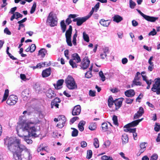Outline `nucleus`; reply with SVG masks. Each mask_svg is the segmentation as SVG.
<instances>
[{"label": "nucleus", "instance_id": "1", "mask_svg": "<svg viewBox=\"0 0 160 160\" xmlns=\"http://www.w3.org/2000/svg\"><path fill=\"white\" fill-rule=\"evenodd\" d=\"M40 128L37 123L30 121H23L17 129L18 135L22 137L28 144H31L32 140L29 139L30 136L37 137L40 133Z\"/></svg>", "mask_w": 160, "mask_h": 160}, {"label": "nucleus", "instance_id": "2", "mask_svg": "<svg viewBox=\"0 0 160 160\" xmlns=\"http://www.w3.org/2000/svg\"><path fill=\"white\" fill-rule=\"evenodd\" d=\"M4 141L5 144L7 146L8 149L12 152L14 156L22 152L26 147L21 144L20 139L16 138H7L4 139Z\"/></svg>", "mask_w": 160, "mask_h": 160}, {"label": "nucleus", "instance_id": "3", "mask_svg": "<svg viewBox=\"0 0 160 160\" xmlns=\"http://www.w3.org/2000/svg\"><path fill=\"white\" fill-rule=\"evenodd\" d=\"M23 151L24 152L22 154L19 155L18 153L16 155V160H31L32 157L30 150L26 147Z\"/></svg>", "mask_w": 160, "mask_h": 160}, {"label": "nucleus", "instance_id": "4", "mask_svg": "<svg viewBox=\"0 0 160 160\" xmlns=\"http://www.w3.org/2000/svg\"><path fill=\"white\" fill-rule=\"evenodd\" d=\"M65 83L67 87L70 90L76 89L77 88V85L74 79L70 75H68L65 80Z\"/></svg>", "mask_w": 160, "mask_h": 160}, {"label": "nucleus", "instance_id": "5", "mask_svg": "<svg viewBox=\"0 0 160 160\" xmlns=\"http://www.w3.org/2000/svg\"><path fill=\"white\" fill-rule=\"evenodd\" d=\"M57 20L56 15L51 12L48 17L47 22L51 27H54L57 25Z\"/></svg>", "mask_w": 160, "mask_h": 160}, {"label": "nucleus", "instance_id": "6", "mask_svg": "<svg viewBox=\"0 0 160 160\" xmlns=\"http://www.w3.org/2000/svg\"><path fill=\"white\" fill-rule=\"evenodd\" d=\"M151 90L153 92H156L157 95L160 94V78L155 79V83L152 85Z\"/></svg>", "mask_w": 160, "mask_h": 160}, {"label": "nucleus", "instance_id": "7", "mask_svg": "<svg viewBox=\"0 0 160 160\" xmlns=\"http://www.w3.org/2000/svg\"><path fill=\"white\" fill-rule=\"evenodd\" d=\"M72 33V26H70L68 29L67 30L66 32L65 36L67 43L68 46L70 47H71L72 46L71 40Z\"/></svg>", "mask_w": 160, "mask_h": 160}, {"label": "nucleus", "instance_id": "8", "mask_svg": "<svg viewBox=\"0 0 160 160\" xmlns=\"http://www.w3.org/2000/svg\"><path fill=\"white\" fill-rule=\"evenodd\" d=\"M18 97L14 95L9 96V98L7 101V103L9 105H13L17 102Z\"/></svg>", "mask_w": 160, "mask_h": 160}, {"label": "nucleus", "instance_id": "9", "mask_svg": "<svg viewBox=\"0 0 160 160\" xmlns=\"http://www.w3.org/2000/svg\"><path fill=\"white\" fill-rule=\"evenodd\" d=\"M90 61L87 57H85L82 60L80 65L81 68L82 69H86L89 66Z\"/></svg>", "mask_w": 160, "mask_h": 160}, {"label": "nucleus", "instance_id": "10", "mask_svg": "<svg viewBox=\"0 0 160 160\" xmlns=\"http://www.w3.org/2000/svg\"><path fill=\"white\" fill-rule=\"evenodd\" d=\"M61 102L60 99L58 98H56L51 102V108H58L59 103Z\"/></svg>", "mask_w": 160, "mask_h": 160}, {"label": "nucleus", "instance_id": "11", "mask_svg": "<svg viewBox=\"0 0 160 160\" xmlns=\"http://www.w3.org/2000/svg\"><path fill=\"white\" fill-rule=\"evenodd\" d=\"M137 11L146 20L151 22H154L156 21V18L145 15L139 10H137Z\"/></svg>", "mask_w": 160, "mask_h": 160}, {"label": "nucleus", "instance_id": "12", "mask_svg": "<svg viewBox=\"0 0 160 160\" xmlns=\"http://www.w3.org/2000/svg\"><path fill=\"white\" fill-rule=\"evenodd\" d=\"M109 50L108 48L105 47L102 49V52L100 54V57L102 59H105L107 58V55L109 53Z\"/></svg>", "mask_w": 160, "mask_h": 160}, {"label": "nucleus", "instance_id": "13", "mask_svg": "<svg viewBox=\"0 0 160 160\" xmlns=\"http://www.w3.org/2000/svg\"><path fill=\"white\" fill-rule=\"evenodd\" d=\"M88 19V18L85 16L82 18H77L74 19L73 20V22H76L78 26H80L83 22Z\"/></svg>", "mask_w": 160, "mask_h": 160}, {"label": "nucleus", "instance_id": "14", "mask_svg": "<svg viewBox=\"0 0 160 160\" xmlns=\"http://www.w3.org/2000/svg\"><path fill=\"white\" fill-rule=\"evenodd\" d=\"M81 111V107L79 105L75 106L72 111V115L73 116L78 115Z\"/></svg>", "mask_w": 160, "mask_h": 160}, {"label": "nucleus", "instance_id": "15", "mask_svg": "<svg viewBox=\"0 0 160 160\" xmlns=\"http://www.w3.org/2000/svg\"><path fill=\"white\" fill-rule=\"evenodd\" d=\"M144 112V111L143 108L142 107H140L139 110L137 112V113H135L134 115V119H137L138 118L142 115Z\"/></svg>", "mask_w": 160, "mask_h": 160}, {"label": "nucleus", "instance_id": "16", "mask_svg": "<svg viewBox=\"0 0 160 160\" xmlns=\"http://www.w3.org/2000/svg\"><path fill=\"white\" fill-rule=\"evenodd\" d=\"M136 128H128V129H124V131L126 132H132L133 133V138L134 140H136L137 139V133L136 132Z\"/></svg>", "mask_w": 160, "mask_h": 160}, {"label": "nucleus", "instance_id": "17", "mask_svg": "<svg viewBox=\"0 0 160 160\" xmlns=\"http://www.w3.org/2000/svg\"><path fill=\"white\" fill-rule=\"evenodd\" d=\"M64 80L63 79H60L58 80L56 84H54L53 85L55 89H61L62 87V86Z\"/></svg>", "mask_w": 160, "mask_h": 160}, {"label": "nucleus", "instance_id": "18", "mask_svg": "<svg viewBox=\"0 0 160 160\" xmlns=\"http://www.w3.org/2000/svg\"><path fill=\"white\" fill-rule=\"evenodd\" d=\"M29 91L28 89H25L22 93V96L24 101L27 100L28 99Z\"/></svg>", "mask_w": 160, "mask_h": 160}, {"label": "nucleus", "instance_id": "19", "mask_svg": "<svg viewBox=\"0 0 160 160\" xmlns=\"http://www.w3.org/2000/svg\"><path fill=\"white\" fill-rule=\"evenodd\" d=\"M139 124L137 120H135L131 123H129L124 127V128H126V129H128V128H130L131 127H134L136 126Z\"/></svg>", "mask_w": 160, "mask_h": 160}, {"label": "nucleus", "instance_id": "20", "mask_svg": "<svg viewBox=\"0 0 160 160\" xmlns=\"http://www.w3.org/2000/svg\"><path fill=\"white\" fill-rule=\"evenodd\" d=\"M146 144V143H145V142H142L140 144V149L138 152L137 154V155L138 156H140L141 154L145 150L146 147L145 144Z\"/></svg>", "mask_w": 160, "mask_h": 160}, {"label": "nucleus", "instance_id": "21", "mask_svg": "<svg viewBox=\"0 0 160 160\" xmlns=\"http://www.w3.org/2000/svg\"><path fill=\"white\" fill-rule=\"evenodd\" d=\"M51 73V70L49 68H48L42 71V76L43 78H45L48 77Z\"/></svg>", "mask_w": 160, "mask_h": 160}, {"label": "nucleus", "instance_id": "22", "mask_svg": "<svg viewBox=\"0 0 160 160\" xmlns=\"http://www.w3.org/2000/svg\"><path fill=\"white\" fill-rule=\"evenodd\" d=\"M135 94V92L133 89L127 90L125 92V94L127 97H132Z\"/></svg>", "mask_w": 160, "mask_h": 160}, {"label": "nucleus", "instance_id": "23", "mask_svg": "<svg viewBox=\"0 0 160 160\" xmlns=\"http://www.w3.org/2000/svg\"><path fill=\"white\" fill-rule=\"evenodd\" d=\"M43 144H41L39 146L38 148L37 151L38 152H39L41 151H45L48 152V148L47 147L44 146Z\"/></svg>", "mask_w": 160, "mask_h": 160}, {"label": "nucleus", "instance_id": "24", "mask_svg": "<svg viewBox=\"0 0 160 160\" xmlns=\"http://www.w3.org/2000/svg\"><path fill=\"white\" fill-rule=\"evenodd\" d=\"M47 96L49 98H52L55 97V94L53 91L51 89H49L47 92Z\"/></svg>", "mask_w": 160, "mask_h": 160}, {"label": "nucleus", "instance_id": "25", "mask_svg": "<svg viewBox=\"0 0 160 160\" xmlns=\"http://www.w3.org/2000/svg\"><path fill=\"white\" fill-rule=\"evenodd\" d=\"M122 101L121 99H117L114 101V104L115 105V109L118 110L121 106Z\"/></svg>", "mask_w": 160, "mask_h": 160}, {"label": "nucleus", "instance_id": "26", "mask_svg": "<svg viewBox=\"0 0 160 160\" xmlns=\"http://www.w3.org/2000/svg\"><path fill=\"white\" fill-rule=\"evenodd\" d=\"M99 23L102 26L107 27L109 25L110 22L108 20H105L102 19L100 21Z\"/></svg>", "mask_w": 160, "mask_h": 160}, {"label": "nucleus", "instance_id": "27", "mask_svg": "<svg viewBox=\"0 0 160 160\" xmlns=\"http://www.w3.org/2000/svg\"><path fill=\"white\" fill-rule=\"evenodd\" d=\"M47 50L44 48H41L38 51V55L40 56L41 57L43 58L47 53Z\"/></svg>", "mask_w": 160, "mask_h": 160}, {"label": "nucleus", "instance_id": "28", "mask_svg": "<svg viewBox=\"0 0 160 160\" xmlns=\"http://www.w3.org/2000/svg\"><path fill=\"white\" fill-rule=\"evenodd\" d=\"M112 18L113 21L117 23L120 22L123 20L122 18L118 15H115Z\"/></svg>", "mask_w": 160, "mask_h": 160}, {"label": "nucleus", "instance_id": "29", "mask_svg": "<svg viewBox=\"0 0 160 160\" xmlns=\"http://www.w3.org/2000/svg\"><path fill=\"white\" fill-rule=\"evenodd\" d=\"M122 143L123 144H126L128 142V136L126 134H124L122 135Z\"/></svg>", "mask_w": 160, "mask_h": 160}, {"label": "nucleus", "instance_id": "30", "mask_svg": "<svg viewBox=\"0 0 160 160\" xmlns=\"http://www.w3.org/2000/svg\"><path fill=\"white\" fill-rule=\"evenodd\" d=\"M73 59L74 60H75L77 63L80 62L81 61V59L80 57L78 54L77 53L73 54L72 55Z\"/></svg>", "mask_w": 160, "mask_h": 160}, {"label": "nucleus", "instance_id": "31", "mask_svg": "<svg viewBox=\"0 0 160 160\" xmlns=\"http://www.w3.org/2000/svg\"><path fill=\"white\" fill-rule=\"evenodd\" d=\"M59 122L65 125V122L66 121V119L65 117L62 115H59L58 116Z\"/></svg>", "mask_w": 160, "mask_h": 160}, {"label": "nucleus", "instance_id": "32", "mask_svg": "<svg viewBox=\"0 0 160 160\" xmlns=\"http://www.w3.org/2000/svg\"><path fill=\"white\" fill-rule=\"evenodd\" d=\"M85 124V122L83 121H81L78 124V128L79 130L82 132L83 131L84 128V125Z\"/></svg>", "mask_w": 160, "mask_h": 160}, {"label": "nucleus", "instance_id": "33", "mask_svg": "<svg viewBox=\"0 0 160 160\" xmlns=\"http://www.w3.org/2000/svg\"><path fill=\"white\" fill-rule=\"evenodd\" d=\"M93 67V65H91L90 67L89 68V71L87 72L85 75V77L87 78H89L92 76L91 71L92 70Z\"/></svg>", "mask_w": 160, "mask_h": 160}, {"label": "nucleus", "instance_id": "34", "mask_svg": "<svg viewBox=\"0 0 160 160\" xmlns=\"http://www.w3.org/2000/svg\"><path fill=\"white\" fill-rule=\"evenodd\" d=\"M114 103V102L113 101V98L112 97L110 96L108 100V106L110 108L112 107Z\"/></svg>", "mask_w": 160, "mask_h": 160}, {"label": "nucleus", "instance_id": "35", "mask_svg": "<svg viewBox=\"0 0 160 160\" xmlns=\"http://www.w3.org/2000/svg\"><path fill=\"white\" fill-rule=\"evenodd\" d=\"M89 129L91 131L95 130L96 128V124L95 123H91L89 126Z\"/></svg>", "mask_w": 160, "mask_h": 160}, {"label": "nucleus", "instance_id": "36", "mask_svg": "<svg viewBox=\"0 0 160 160\" xmlns=\"http://www.w3.org/2000/svg\"><path fill=\"white\" fill-rule=\"evenodd\" d=\"M9 95V90L8 89H6L5 90L3 99L2 102L5 101Z\"/></svg>", "mask_w": 160, "mask_h": 160}, {"label": "nucleus", "instance_id": "37", "mask_svg": "<svg viewBox=\"0 0 160 160\" xmlns=\"http://www.w3.org/2000/svg\"><path fill=\"white\" fill-rule=\"evenodd\" d=\"M60 25L62 32H64L66 31V26L64 20H62L61 22Z\"/></svg>", "mask_w": 160, "mask_h": 160}, {"label": "nucleus", "instance_id": "38", "mask_svg": "<svg viewBox=\"0 0 160 160\" xmlns=\"http://www.w3.org/2000/svg\"><path fill=\"white\" fill-rule=\"evenodd\" d=\"M71 129L73 130L72 133V136L73 137L77 136L78 135V130L77 129L72 128H71Z\"/></svg>", "mask_w": 160, "mask_h": 160}, {"label": "nucleus", "instance_id": "39", "mask_svg": "<svg viewBox=\"0 0 160 160\" xmlns=\"http://www.w3.org/2000/svg\"><path fill=\"white\" fill-rule=\"evenodd\" d=\"M83 37L84 40L87 42L89 41V37L88 35L85 32L83 33Z\"/></svg>", "mask_w": 160, "mask_h": 160}, {"label": "nucleus", "instance_id": "40", "mask_svg": "<svg viewBox=\"0 0 160 160\" xmlns=\"http://www.w3.org/2000/svg\"><path fill=\"white\" fill-rule=\"evenodd\" d=\"M93 145L96 148H98L99 147V142L98 138L94 139Z\"/></svg>", "mask_w": 160, "mask_h": 160}, {"label": "nucleus", "instance_id": "41", "mask_svg": "<svg viewBox=\"0 0 160 160\" xmlns=\"http://www.w3.org/2000/svg\"><path fill=\"white\" fill-rule=\"evenodd\" d=\"M142 85V83L139 80H133L132 84V87L134 85L136 86H141Z\"/></svg>", "mask_w": 160, "mask_h": 160}, {"label": "nucleus", "instance_id": "42", "mask_svg": "<svg viewBox=\"0 0 160 160\" xmlns=\"http://www.w3.org/2000/svg\"><path fill=\"white\" fill-rule=\"evenodd\" d=\"M102 128L103 131H106L108 129V125L106 122H103L102 124Z\"/></svg>", "mask_w": 160, "mask_h": 160}, {"label": "nucleus", "instance_id": "43", "mask_svg": "<svg viewBox=\"0 0 160 160\" xmlns=\"http://www.w3.org/2000/svg\"><path fill=\"white\" fill-rule=\"evenodd\" d=\"M136 5V3L133 2L132 0H129V6L130 7L131 9H133L135 8Z\"/></svg>", "mask_w": 160, "mask_h": 160}, {"label": "nucleus", "instance_id": "44", "mask_svg": "<svg viewBox=\"0 0 160 160\" xmlns=\"http://www.w3.org/2000/svg\"><path fill=\"white\" fill-rule=\"evenodd\" d=\"M69 62L70 64L72 66V68H76L77 67V65L74 61L73 60H70Z\"/></svg>", "mask_w": 160, "mask_h": 160}, {"label": "nucleus", "instance_id": "45", "mask_svg": "<svg viewBox=\"0 0 160 160\" xmlns=\"http://www.w3.org/2000/svg\"><path fill=\"white\" fill-rule=\"evenodd\" d=\"M112 158L110 156L104 155L101 157V159L102 160H112Z\"/></svg>", "mask_w": 160, "mask_h": 160}, {"label": "nucleus", "instance_id": "46", "mask_svg": "<svg viewBox=\"0 0 160 160\" xmlns=\"http://www.w3.org/2000/svg\"><path fill=\"white\" fill-rule=\"evenodd\" d=\"M36 2H34L33 3V5L31 8L30 12L31 14H32L34 13V12H35L36 8Z\"/></svg>", "mask_w": 160, "mask_h": 160}, {"label": "nucleus", "instance_id": "47", "mask_svg": "<svg viewBox=\"0 0 160 160\" xmlns=\"http://www.w3.org/2000/svg\"><path fill=\"white\" fill-rule=\"evenodd\" d=\"M111 144V142L109 140H107L103 144V148H107L109 147Z\"/></svg>", "mask_w": 160, "mask_h": 160}, {"label": "nucleus", "instance_id": "48", "mask_svg": "<svg viewBox=\"0 0 160 160\" xmlns=\"http://www.w3.org/2000/svg\"><path fill=\"white\" fill-rule=\"evenodd\" d=\"M92 155V152L91 150L87 151V158L88 159L91 158Z\"/></svg>", "mask_w": 160, "mask_h": 160}, {"label": "nucleus", "instance_id": "49", "mask_svg": "<svg viewBox=\"0 0 160 160\" xmlns=\"http://www.w3.org/2000/svg\"><path fill=\"white\" fill-rule=\"evenodd\" d=\"M77 32L74 35L73 37V40H72V43L73 44L74 46H76L77 44L76 43V37H77Z\"/></svg>", "mask_w": 160, "mask_h": 160}, {"label": "nucleus", "instance_id": "50", "mask_svg": "<svg viewBox=\"0 0 160 160\" xmlns=\"http://www.w3.org/2000/svg\"><path fill=\"white\" fill-rule=\"evenodd\" d=\"M140 74L141 73L140 72H137L133 80H139L141 78Z\"/></svg>", "mask_w": 160, "mask_h": 160}, {"label": "nucleus", "instance_id": "51", "mask_svg": "<svg viewBox=\"0 0 160 160\" xmlns=\"http://www.w3.org/2000/svg\"><path fill=\"white\" fill-rule=\"evenodd\" d=\"M99 75L101 78V80L102 81H104L105 80V77L104 76L103 73L102 71H100L99 72Z\"/></svg>", "mask_w": 160, "mask_h": 160}, {"label": "nucleus", "instance_id": "52", "mask_svg": "<svg viewBox=\"0 0 160 160\" xmlns=\"http://www.w3.org/2000/svg\"><path fill=\"white\" fill-rule=\"evenodd\" d=\"M9 50V48L8 47H7V54L8 55L10 58L12 59V60H16V58H14L13 56L11 54H10L8 52V50Z\"/></svg>", "mask_w": 160, "mask_h": 160}, {"label": "nucleus", "instance_id": "53", "mask_svg": "<svg viewBox=\"0 0 160 160\" xmlns=\"http://www.w3.org/2000/svg\"><path fill=\"white\" fill-rule=\"evenodd\" d=\"M112 120L114 124L116 125H118V122L117 117L116 116L114 115L112 118Z\"/></svg>", "mask_w": 160, "mask_h": 160}, {"label": "nucleus", "instance_id": "54", "mask_svg": "<svg viewBox=\"0 0 160 160\" xmlns=\"http://www.w3.org/2000/svg\"><path fill=\"white\" fill-rule=\"evenodd\" d=\"M46 65L45 62H42L38 64L37 65V67L40 68L45 66Z\"/></svg>", "mask_w": 160, "mask_h": 160}, {"label": "nucleus", "instance_id": "55", "mask_svg": "<svg viewBox=\"0 0 160 160\" xmlns=\"http://www.w3.org/2000/svg\"><path fill=\"white\" fill-rule=\"evenodd\" d=\"M34 88L36 92H39L40 91L41 88L39 84H36L34 86Z\"/></svg>", "mask_w": 160, "mask_h": 160}, {"label": "nucleus", "instance_id": "56", "mask_svg": "<svg viewBox=\"0 0 160 160\" xmlns=\"http://www.w3.org/2000/svg\"><path fill=\"white\" fill-rule=\"evenodd\" d=\"M95 9L94 8H92L91 11L90 12L89 14L88 15L86 16V17L88 18V19L91 16V15H92L95 10Z\"/></svg>", "mask_w": 160, "mask_h": 160}, {"label": "nucleus", "instance_id": "57", "mask_svg": "<svg viewBox=\"0 0 160 160\" xmlns=\"http://www.w3.org/2000/svg\"><path fill=\"white\" fill-rule=\"evenodd\" d=\"M95 9L94 8H92L91 11L90 12L89 14L88 15L86 16V17L88 18V19L91 16V15H92L95 10Z\"/></svg>", "mask_w": 160, "mask_h": 160}, {"label": "nucleus", "instance_id": "58", "mask_svg": "<svg viewBox=\"0 0 160 160\" xmlns=\"http://www.w3.org/2000/svg\"><path fill=\"white\" fill-rule=\"evenodd\" d=\"M95 9L94 8H92L91 11L90 12L89 14L88 15L86 16V17L88 18V19L91 16V15H92L95 10Z\"/></svg>", "mask_w": 160, "mask_h": 160}, {"label": "nucleus", "instance_id": "59", "mask_svg": "<svg viewBox=\"0 0 160 160\" xmlns=\"http://www.w3.org/2000/svg\"><path fill=\"white\" fill-rule=\"evenodd\" d=\"M158 158V155L157 154H154L151 156L150 160H156Z\"/></svg>", "mask_w": 160, "mask_h": 160}, {"label": "nucleus", "instance_id": "60", "mask_svg": "<svg viewBox=\"0 0 160 160\" xmlns=\"http://www.w3.org/2000/svg\"><path fill=\"white\" fill-rule=\"evenodd\" d=\"M155 125V127L154 128L155 130L157 132L159 131L160 130V125L157 123H156Z\"/></svg>", "mask_w": 160, "mask_h": 160}, {"label": "nucleus", "instance_id": "61", "mask_svg": "<svg viewBox=\"0 0 160 160\" xmlns=\"http://www.w3.org/2000/svg\"><path fill=\"white\" fill-rule=\"evenodd\" d=\"M30 47L31 49V52H34L36 49V47L35 44H32Z\"/></svg>", "mask_w": 160, "mask_h": 160}, {"label": "nucleus", "instance_id": "62", "mask_svg": "<svg viewBox=\"0 0 160 160\" xmlns=\"http://www.w3.org/2000/svg\"><path fill=\"white\" fill-rule=\"evenodd\" d=\"M157 34V32L155 29H153L152 31H151L148 34V35L154 36Z\"/></svg>", "mask_w": 160, "mask_h": 160}, {"label": "nucleus", "instance_id": "63", "mask_svg": "<svg viewBox=\"0 0 160 160\" xmlns=\"http://www.w3.org/2000/svg\"><path fill=\"white\" fill-rule=\"evenodd\" d=\"M119 154L120 155L121 157L123 159L127 160H129V159L128 158L125 157V154L123 152H120Z\"/></svg>", "mask_w": 160, "mask_h": 160}, {"label": "nucleus", "instance_id": "64", "mask_svg": "<svg viewBox=\"0 0 160 160\" xmlns=\"http://www.w3.org/2000/svg\"><path fill=\"white\" fill-rule=\"evenodd\" d=\"M80 144L81 147L82 148H84L87 146V143L84 141L81 142Z\"/></svg>", "mask_w": 160, "mask_h": 160}]
</instances>
